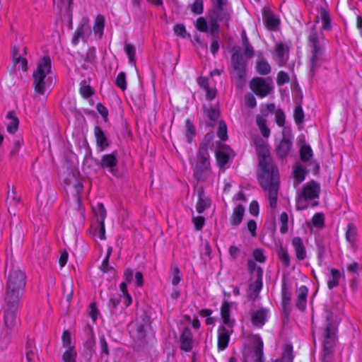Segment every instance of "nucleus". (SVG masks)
<instances>
[{
  "instance_id": "f257e3e1",
  "label": "nucleus",
  "mask_w": 362,
  "mask_h": 362,
  "mask_svg": "<svg viewBox=\"0 0 362 362\" xmlns=\"http://www.w3.org/2000/svg\"><path fill=\"white\" fill-rule=\"evenodd\" d=\"M260 173L258 175L259 182L262 189L267 192L269 206L275 209L277 205V197L279 188V170L274 164L273 159L259 162Z\"/></svg>"
},
{
  "instance_id": "f03ea898",
  "label": "nucleus",
  "mask_w": 362,
  "mask_h": 362,
  "mask_svg": "<svg viewBox=\"0 0 362 362\" xmlns=\"http://www.w3.org/2000/svg\"><path fill=\"white\" fill-rule=\"evenodd\" d=\"M26 275L19 268H12L7 276L6 291L4 295L5 303H9L16 307L23 298L26 285Z\"/></svg>"
},
{
  "instance_id": "7ed1b4c3",
  "label": "nucleus",
  "mask_w": 362,
  "mask_h": 362,
  "mask_svg": "<svg viewBox=\"0 0 362 362\" xmlns=\"http://www.w3.org/2000/svg\"><path fill=\"white\" fill-rule=\"evenodd\" d=\"M230 66V74L235 86L241 89L246 83L247 64L249 58L243 56L241 48L233 47Z\"/></svg>"
},
{
  "instance_id": "20e7f679",
  "label": "nucleus",
  "mask_w": 362,
  "mask_h": 362,
  "mask_svg": "<svg viewBox=\"0 0 362 362\" xmlns=\"http://www.w3.org/2000/svg\"><path fill=\"white\" fill-rule=\"evenodd\" d=\"M310 55L308 59L310 75L313 77L325 61V48L320 44L316 28L313 27L308 35Z\"/></svg>"
},
{
  "instance_id": "39448f33",
  "label": "nucleus",
  "mask_w": 362,
  "mask_h": 362,
  "mask_svg": "<svg viewBox=\"0 0 362 362\" xmlns=\"http://www.w3.org/2000/svg\"><path fill=\"white\" fill-rule=\"evenodd\" d=\"M52 62L49 56H44L33 74L35 91L40 95L45 93V78L51 72Z\"/></svg>"
},
{
  "instance_id": "423d86ee",
  "label": "nucleus",
  "mask_w": 362,
  "mask_h": 362,
  "mask_svg": "<svg viewBox=\"0 0 362 362\" xmlns=\"http://www.w3.org/2000/svg\"><path fill=\"white\" fill-rule=\"evenodd\" d=\"M209 155L208 147L206 144L199 146L197 155V163L194 168V176L198 180H204V174L209 169Z\"/></svg>"
},
{
  "instance_id": "0eeeda50",
  "label": "nucleus",
  "mask_w": 362,
  "mask_h": 362,
  "mask_svg": "<svg viewBox=\"0 0 362 362\" xmlns=\"http://www.w3.org/2000/svg\"><path fill=\"white\" fill-rule=\"evenodd\" d=\"M335 341L336 329L331 328L330 325L326 326L322 351V360L324 362H332L334 351Z\"/></svg>"
},
{
  "instance_id": "6e6552de",
  "label": "nucleus",
  "mask_w": 362,
  "mask_h": 362,
  "mask_svg": "<svg viewBox=\"0 0 362 362\" xmlns=\"http://www.w3.org/2000/svg\"><path fill=\"white\" fill-rule=\"evenodd\" d=\"M215 7L209 13V18L216 20V22H223L228 27V21L230 20L231 11L227 8V0H214Z\"/></svg>"
},
{
  "instance_id": "1a4fd4ad",
  "label": "nucleus",
  "mask_w": 362,
  "mask_h": 362,
  "mask_svg": "<svg viewBox=\"0 0 362 362\" xmlns=\"http://www.w3.org/2000/svg\"><path fill=\"white\" fill-rule=\"evenodd\" d=\"M250 88L257 95L261 98L269 95L272 89L265 79L260 77L252 78L250 83Z\"/></svg>"
},
{
  "instance_id": "9d476101",
  "label": "nucleus",
  "mask_w": 362,
  "mask_h": 362,
  "mask_svg": "<svg viewBox=\"0 0 362 362\" xmlns=\"http://www.w3.org/2000/svg\"><path fill=\"white\" fill-rule=\"evenodd\" d=\"M4 310V325L8 330L13 329L17 325V311L20 307V303L16 306H11L9 303H6Z\"/></svg>"
},
{
  "instance_id": "9b49d317",
  "label": "nucleus",
  "mask_w": 362,
  "mask_h": 362,
  "mask_svg": "<svg viewBox=\"0 0 362 362\" xmlns=\"http://www.w3.org/2000/svg\"><path fill=\"white\" fill-rule=\"evenodd\" d=\"M320 191V184L315 180H310L304 185L300 195L304 199L312 200L319 197Z\"/></svg>"
},
{
  "instance_id": "f8f14e48",
  "label": "nucleus",
  "mask_w": 362,
  "mask_h": 362,
  "mask_svg": "<svg viewBox=\"0 0 362 362\" xmlns=\"http://www.w3.org/2000/svg\"><path fill=\"white\" fill-rule=\"evenodd\" d=\"M253 141L256 148L259 162L272 158L265 141L259 136H256L253 139Z\"/></svg>"
},
{
  "instance_id": "ddd939ff",
  "label": "nucleus",
  "mask_w": 362,
  "mask_h": 362,
  "mask_svg": "<svg viewBox=\"0 0 362 362\" xmlns=\"http://www.w3.org/2000/svg\"><path fill=\"white\" fill-rule=\"evenodd\" d=\"M253 141L256 148L259 162L272 158L265 141L259 136H256L253 139Z\"/></svg>"
},
{
  "instance_id": "4468645a",
  "label": "nucleus",
  "mask_w": 362,
  "mask_h": 362,
  "mask_svg": "<svg viewBox=\"0 0 362 362\" xmlns=\"http://www.w3.org/2000/svg\"><path fill=\"white\" fill-rule=\"evenodd\" d=\"M262 269H258L257 278H255V281L249 286L247 296L250 299L255 300L258 297L259 293L262 288Z\"/></svg>"
},
{
  "instance_id": "2eb2a0df",
  "label": "nucleus",
  "mask_w": 362,
  "mask_h": 362,
  "mask_svg": "<svg viewBox=\"0 0 362 362\" xmlns=\"http://www.w3.org/2000/svg\"><path fill=\"white\" fill-rule=\"evenodd\" d=\"M218 332V348L220 350H224L228 346L233 328L222 325L219 327Z\"/></svg>"
},
{
  "instance_id": "dca6fc26",
  "label": "nucleus",
  "mask_w": 362,
  "mask_h": 362,
  "mask_svg": "<svg viewBox=\"0 0 362 362\" xmlns=\"http://www.w3.org/2000/svg\"><path fill=\"white\" fill-rule=\"evenodd\" d=\"M192 333L189 327L182 330L180 337V349L185 351H189L192 349Z\"/></svg>"
},
{
  "instance_id": "f3484780",
  "label": "nucleus",
  "mask_w": 362,
  "mask_h": 362,
  "mask_svg": "<svg viewBox=\"0 0 362 362\" xmlns=\"http://www.w3.org/2000/svg\"><path fill=\"white\" fill-rule=\"evenodd\" d=\"M117 165V158L116 152L104 155L100 161V167L103 169H109V171L112 174L115 173V168Z\"/></svg>"
},
{
  "instance_id": "a211bd4d",
  "label": "nucleus",
  "mask_w": 362,
  "mask_h": 362,
  "mask_svg": "<svg viewBox=\"0 0 362 362\" xmlns=\"http://www.w3.org/2000/svg\"><path fill=\"white\" fill-rule=\"evenodd\" d=\"M198 201L196 206V210L199 214L203 213L206 209L211 205V200L209 197H205L204 189L200 187L197 190Z\"/></svg>"
},
{
  "instance_id": "6ab92c4d",
  "label": "nucleus",
  "mask_w": 362,
  "mask_h": 362,
  "mask_svg": "<svg viewBox=\"0 0 362 362\" xmlns=\"http://www.w3.org/2000/svg\"><path fill=\"white\" fill-rule=\"evenodd\" d=\"M91 33V29L87 24H83L76 30L72 42L77 45L80 40L86 42Z\"/></svg>"
},
{
  "instance_id": "aec40b11",
  "label": "nucleus",
  "mask_w": 362,
  "mask_h": 362,
  "mask_svg": "<svg viewBox=\"0 0 362 362\" xmlns=\"http://www.w3.org/2000/svg\"><path fill=\"white\" fill-rule=\"evenodd\" d=\"M94 135L96 139V144L100 151H104L105 148L109 147L110 143L107 140L105 132L100 127L96 126L94 128Z\"/></svg>"
},
{
  "instance_id": "412c9836",
  "label": "nucleus",
  "mask_w": 362,
  "mask_h": 362,
  "mask_svg": "<svg viewBox=\"0 0 362 362\" xmlns=\"http://www.w3.org/2000/svg\"><path fill=\"white\" fill-rule=\"evenodd\" d=\"M292 245L294 248L297 259L299 261L305 259L306 258V250L302 238L299 237L293 238L292 239Z\"/></svg>"
},
{
  "instance_id": "4be33fe9",
  "label": "nucleus",
  "mask_w": 362,
  "mask_h": 362,
  "mask_svg": "<svg viewBox=\"0 0 362 362\" xmlns=\"http://www.w3.org/2000/svg\"><path fill=\"white\" fill-rule=\"evenodd\" d=\"M253 356L255 362H262L263 358V341L259 337H255L252 343Z\"/></svg>"
},
{
  "instance_id": "5701e85b",
  "label": "nucleus",
  "mask_w": 362,
  "mask_h": 362,
  "mask_svg": "<svg viewBox=\"0 0 362 362\" xmlns=\"http://www.w3.org/2000/svg\"><path fill=\"white\" fill-rule=\"evenodd\" d=\"M308 292V290L305 286L297 290L296 307L300 310H304L306 307Z\"/></svg>"
},
{
  "instance_id": "b1692460",
  "label": "nucleus",
  "mask_w": 362,
  "mask_h": 362,
  "mask_svg": "<svg viewBox=\"0 0 362 362\" xmlns=\"http://www.w3.org/2000/svg\"><path fill=\"white\" fill-rule=\"evenodd\" d=\"M292 143L290 139L284 135L280 144L276 148V153L281 157L286 156L291 151Z\"/></svg>"
},
{
  "instance_id": "393cba45",
  "label": "nucleus",
  "mask_w": 362,
  "mask_h": 362,
  "mask_svg": "<svg viewBox=\"0 0 362 362\" xmlns=\"http://www.w3.org/2000/svg\"><path fill=\"white\" fill-rule=\"evenodd\" d=\"M263 17L264 18L267 26L272 30H274L279 24V21L276 16L269 11L264 8Z\"/></svg>"
},
{
  "instance_id": "a878e982",
  "label": "nucleus",
  "mask_w": 362,
  "mask_h": 362,
  "mask_svg": "<svg viewBox=\"0 0 362 362\" xmlns=\"http://www.w3.org/2000/svg\"><path fill=\"white\" fill-rule=\"evenodd\" d=\"M230 308L228 302H224L221 306V315L224 325L229 328H233L234 321L230 319Z\"/></svg>"
},
{
  "instance_id": "bb28decb",
  "label": "nucleus",
  "mask_w": 362,
  "mask_h": 362,
  "mask_svg": "<svg viewBox=\"0 0 362 362\" xmlns=\"http://www.w3.org/2000/svg\"><path fill=\"white\" fill-rule=\"evenodd\" d=\"M6 118L10 120L9 123L6 125L7 131L10 134H14L18 128V118L16 117L14 111H9L6 115Z\"/></svg>"
},
{
  "instance_id": "cd10ccee",
  "label": "nucleus",
  "mask_w": 362,
  "mask_h": 362,
  "mask_svg": "<svg viewBox=\"0 0 362 362\" xmlns=\"http://www.w3.org/2000/svg\"><path fill=\"white\" fill-rule=\"evenodd\" d=\"M245 213V209L243 205L238 204L233 210V214L230 217L231 224L236 226H238L243 220Z\"/></svg>"
},
{
  "instance_id": "c85d7f7f",
  "label": "nucleus",
  "mask_w": 362,
  "mask_h": 362,
  "mask_svg": "<svg viewBox=\"0 0 362 362\" xmlns=\"http://www.w3.org/2000/svg\"><path fill=\"white\" fill-rule=\"evenodd\" d=\"M266 309L262 308L255 313H254L252 315V322L255 326H262L265 322L266 318Z\"/></svg>"
},
{
  "instance_id": "c756f323",
  "label": "nucleus",
  "mask_w": 362,
  "mask_h": 362,
  "mask_svg": "<svg viewBox=\"0 0 362 362\" xmlns=\"http://www.w3.org/2000/svg\"><path fill=\"white\" fill-rule=\"evenodd\" d=\"M293 346L291 344H286L281 357L274 362H293Z\"/></svg>"
},
{
  "instance_id": "7c9ffc66",
  "label": "nucleus",
  "mask_w": 362,
  "mask_h": 362,
  "mask_svg": "<svg viewBox=\"0 0 362 362\" xmlns=\"http://www.w3.org/2000/svg\"><path fill=\"white\" fill-rule=\"evenodd\" d=\"M54 6L62 13L68 14L70 11L72 0H53Z\"/></svg>"
},
{
  "instance_id": "2f4dec72",
  "label": "nucleus",
  "mask_w": 362,
  "mask_h": 362,
  "mask_svg": "<svg viewBox=\"0 0 362 362\" xmlns=\"http://www.w3.org/2000/svg\"><path fill=\"white\" fill-rule=\"evenodd\" d=\"M318 12L320 16V18L322 21V28L324 30H329L331 28V19L329 17V12L326 8L321 6L318 9Z\"/></svg>"
},
{
  "instance_id": "473e14b6",
  "label": "nucleus",
  "mask_w": 362,
  "mask_h": 362,
  "mask_svg": "<svg viewBox=\"0 0 362 362\" xmlns=\"http://www.w3.org/2000/svg\"><path fill=\"white\" fill-rule=\"evenodd\" d=\"M203 109L206 117L212 122L210 123V125L213 126L214 123L219 117L220 113L218 110L214 107H210L209 108H207L205 105L203 106Z\"/></svg>"
},
{
  "instance_id": "72a5a7b5",
  "label": "nucleus",
  "mask_w": 362,
  "mask_h": 362,
  "mask_svg": "<svg viewBox=\"0 0 362 362\" xmlns=\"http://www.w3.org/2000/svg\"><path fill=\"white\" fill-rule=\"evenodd\" d=\"M330 272L331 277L327 281V286L329 289H332L339 285L341 274L338 269L334 268L331 269Z\"/></svg>"
},
{
  "instance_id": "f704fd0d",
  "label": "nucleus",
  "mask_w": 362,
  "mask_h": 362,
  "mask_svg": "<svg viewBox=\"0 0 362 362\" xmlns=\"http://www.w3.org/2000/svg\"><path fill=\"white\" fill-rule=\"evenodd\" d=\"M105 25V18L102 15H98L95 21V25L93 27V31L95 35H98L100 38L103 34Z\"/></svg>"
},
{
  "instance_id": "c9c22d12",
  "label": "nucleus",
  "mask_w": 362,
  "mask_h": 362,
  "mask_svg": "<svg viewBox=\"0 0 362 362\" xmlns=\"http://www.w3.org/2000/svg\"><path fill=\"white\" fill-rule=\"evenodd\" d=\"M257 124L262 134L265 138H268L270 135V129L267 126V121L262 117L257 116L256 118Z\"/></svg>"
},
{
  "instance_id": "e433bc0d",
  "label": "nucleus",
  "mask_w": 362,
  "mask_h": 362,
  "mask_svg": "<svg viewBox=\"0 0 362 362\" xmlns=\"http://www.w3.org/2000/svg\"><path fill=\"white\" fill-rule=\"evenodd\" d=\"M356 227L353 223H349L346 232V239L351 244L352 246L356 240Z\"/></svg>"
},
{
  "instance_id": "4c0bfd02",
  "label": "nucleus",
  "mask_w": 362,
  "mask_h": 362,
  "mask_svg": "<svg viewBox=\"0 0 362 362\" xmlns=\"http://www.w3.org/2000/svg\"><path fill=\"white\" fill-rule=\"evenodd\" d=\"M286 47L283 43H279L275 47V57L276 60L279 65L284 64V56L285 54Z\"/></svg>"
},
{
  "instance_id": "58836bf2",
  "label": "nucleus",
  "mask_w": 362,
  "mask_h": 362,
  "mask_svg": "<svg viewBox=\"0 0 362 362\" xmlns=\"http://www.w3.org/2000/svg\"><path fill=\"white\" fill-rule=\"evenodd\" d=\"M243 45L245 47L244 53L247 58H252L254 56V49L250 44L249 40L246 36L245 32L243 31L242 33Z\"/></svg>"
},
{
  "instance_id": "ea45409f",
  "label": "nucleus",
  "mask_w": 362,
  "mask_h": 362,
  "mask_svg": "<svg viewBox=\"0 0 362 362\" xmlns=\"http://www.w3.org/2000/svg\"><path fill=\"white\" fill-rule=\"evenodd\" d=\"M257 71L261 75H267L271 71V67L264 59H261L257 62Z\"/></svg>"
},
{
  "instance_id": "a19ab883",
  "label": "nucleus",
  "mask_w": 362,
  "mask_h": 362,
  "mask_svg": "<svg viewBox=\"0 0 362 362\" xmlns=\"http://www.w3.org/2000/svg\"><path fill=\"white\" fill-rule=\"evenodd\" d=\"M278 257L286 267L290 265V257L286 248L281 246L278 250Z\"/></svg>"
},
{
  "instance_id": "79ce46f5",
  "label": "nucleus",
  "mask_w": 362,
  "mask_h": 362,
  "mask_svg": "<svg viewBox=\"0 0 362 362\" xmlns=\"http://www.w3.org/2000/svg\"><path fill=\"white\" fill-rule=\"evenodd\" d=\"M185 127H186V136L187 138V142L191 143L192 141V138L196 134V130H195V127H194V124H192V122H191V120L189 119H187L186 120Z\"/></svg>"
},
{
  "instance_id": "37998d69",
  "label": "nucleus",
  "mask_w": 362,
  "mask_h": 362,
  "mask_svg": "<svg viewBox=\"0 0 362 362\" xmlns=\"http://www.w3.org/2000/svg\"><path fill=\"white\" fill-rule=\"evenodd\" d=\"M300 159L303 162L308 161L313 156V151L310 146L304 145L300 150Z\"/></svg>"
},
{
  "instance_id": "c03bdc74",
  "label": "nucleus",
  "mask_w": 362,
  "mask_h": 362,
  "mask_svg": "<svg viewBox=\"0 0 362 362\" xmlns=\"http://www.w3.org/2000/svg\"><path fill=\"white\" fill-rule=\"evenodd\" d=\"M88 339L85 343V346L88 349H92L95 344V340L94 337L93 328L90 326L86 327Z\"/></svg>"
},
{
  "instance_id": "a18cd8bd",
  "label": "nucleus",
  "mask_w": 362,
  "mask_h": 362,
  "mask_svg": "<svg viewBox=\"0 0 362 362\" xmlns=\"http://www.w3.org/2000/svg\"><path fill=\"white\" fill-rule=\"evenodd\" d=\"M76 356L77 354L74 351V348H69L64 353L62 360L64 362H76Z\"/></svg>"
},
{
  "instance_id": "49530a36",
  "label": "nucleus",
  "mask_w": 362,
  "mask_h": 362,
  "mask_svg": "<svg viewBox=\"0 0 362 362\" xmlns=\"http://www.w3.org/2000/svg\"><path fill=\"white\" fill-rule=\"evenodd\" d=\"M217 135L222 141H226L228 139L227 126L225 122L223 120H221L218 122Z\"/></svg>"
},
{
  "instance_id": "de8ad7c7",
  "label": "nucleus",
  "mask_w": 362,
  "mask_h": 362,
  "mask_svg": "<svg viewBox=\"0 0 362 362\" xmlns=\"http://www.w3.org/2000/svg\"><path fill=\"white\" fill-rule=\"evenodd\" d=\"M116 86L122 90H125L127 88L126 82V74L124 72H120L115 80Z\"/></svg>"
},
{
  "instance_id": "09e8293b",
  "label": "nucleus",
  "mask_w": 362,
  "mask_h": 362,
  "mask_svg": "<svg viewBox=\"0 0 362 362\" xmlns=\"http://www.w3.org/2000/svg\"><path fill=\"white\" fill-rule=\"evenodd\" d=\"M291 300V293L285 284L282 286V304L285 308L290 304Z\"/></svg>"
},
{
  "instance_id": "8fccbe9b",
  "label": "nucleus",
  "mask_w": 362,
  "mask_h": 362,
  "mask_svg": "<svg viewBox=\"0 0 362 362\" xmlns=\"http://www.w3.org/2000/svg\"><path fill=\"white\" fill-rule=\"evenodd\" d=\"M33 343L32 341H28L25 348V357L28 362H32L33 361L35 355Z\"/></svg>"
},
{
  "instance_id": "3c124183",
  "label": "nucleus",
  "mask_w": 362,
  "mask_h": 362,
  "mask_svg": "<svg viewBox=\"0 0 362 362\" xmlns=\"http://www.w3.org/2000/svg\"><path fill=\"white\" fill-rule=\"evenodd\" d=\"M209 33L213 35L214 38H218L219 25L216 20L209 18Z\"/></svg>"
},
{
  "instance_id": "603ef678",
  "label": "nucleus",
  "mask_w": 362,
  "mask_h": 362,
  "mask_svg": "<svg viewBox=\"0 0 362 362\" xmlns=\"http://www.w3.org/2000/svg\"><path fill=\"white\" fill-rule=\"evenodd\" d=\"M216 160L218 166L223 167L228 163L229 156L225 152L219 151L216 153Z\"/></svg>"
},
{
  "instance_id": "864d4df0",
  "label": "nucleus",
  "mask_w": 362,
  "mask_h": 362,
  "mask_svg": "<svg viewBox=\"0 0 362 362\" xmlns=\"http://www.w3.org/2000/svg\"><path fill=\"white\" fill-rule=\"evenodd\" d=\"M294 119L297 124L303 123L304 119V113L300 105L296 107L294 110Z\"/></svg>"
},
{
  "instance_id": "5fc2aeb1",
  "label": "nucleus",
  "mask_w": 362,
  "mask_h": 362,
  "mask_svg": "<svg viewBox=\"0 0 362 362\" xmlns=\"http://www.w3.org/2000/svg\"><path fill=\"white\" fill-rule=\"evenodd\" d=\"M324 215L321 213L315 214L312 218V223L315 227L322 228L324 226Z\"/></svg>"
},
{
  "instance_id": "6e6d98bb",
  "label": "nucleus",
  "mask_w": 362,
  "mask_h": 362,
  "mask_svg": "<svg viewBox=\"0 0 362 362\" xmlns=\"http://www.w3.org/2000/svg\"><path fill=\"white\" fill-rule=\"evenodd\" d=\"M62 344L65 348H74V346L71 344V334L68 330H65L62 334Z\"/></svg>"
},
{
  "instance_id": "4d7b16f0",
  "label": "nucleus",
  "mask_w": 362,
  "mask_h": 362,
  "mask_svg": "<svg viewBox=\"0 0 362 362\" xmlns=\"http://www.w3.org/2000/svg\"><path fill=\"white\" fill-rule=\"evenodd\" d=\"M97 211L96 216L98 217V222L100 223V221L105 222V218L106 216V210L104 207V205L102 203H98L97 205Z\"/></svg>"
},
{
  "instance_id": "13d9d810",
  "label": "nucleus",
  "mask_w": 362,
  "mask_h": 362,
  "mask_svg": "<svg viewBox=\"0 0 362 362\" xmlns=\"http://www.w3.org/2000/svg\"><path fill=\"white\" fill-rule=\"evenodd\" d=\"M125 52L129 57L130 62L134 63L136 54L135 47L132 44H127L125 45Z\"/></svg>"
},
{
  "instance_id": "bf43d9fd",
  "label": "nucleus",
  "mask_w": 362,
  "mask_h": 362,
  "mask_svg": "<svg viewBox=\"0 0 362 362\" xmlns=\"http://www.w3.org/2000/svg\"><path fill=\"white\" fill-rule=\"evenodd\" d=\"M100 346L102 356L105 355L108 356L110 355L109 347L105 336L103 335L100 337Z\"/></svg>"
},
{
  "instance_id": "052dcab7",
  "label": "nucleus",
  "mask_w": 362,
  "mask_h": 362,
  "mask_svg": "<svg viewBox=\"0 0 362 362\" xmlns=\"http://www.w3.org/2000/svg\"><path fill=\"white\" fill-rule=\"evenodd\" d=\"M196 28L200 32H207L208 25L204 18L200 17L196 21Z\"/></svg>"
},
{
  "instance_id": "680f3d73",
  "label": "nucleus",
  "mask_w": 362,
  "mask_h": 362,
  "mask_svg": "<svg viewBox=\"0 0 362 362\" xmlns=\"http://www.w3.org/2000/svg\"><path fill=\"white\" fill-rule=\"evenodd\" d=\"M276 122L279 127H284L285 124V114L281 109L275 111Z\"/></svg>"
},
{
  "instance_id": "e2e57ef3",
  "label": "nucleus",
  "mask_w": 362,
  "mask_h": 362,
  "mask_svg": "<svg viewBox=\"0 0 362 362\" xmlns=\"http://www.w3.org/2000/svg\"><path fill=\"white\" fill-rule=\"evenodd\" d=\"M192 11L195 14H201L203 12V1L195 0L191 6Z\"/></svg>"
},
{
  "instance_id": "0e129e2a",
  "label": "nucleus",
  "mask_w": 362,
  "mask_h": 362,
  "mask_svg": "<svg viewBox=\"0 0 362 362\" xmlns=\"http://www.w3.org/2000/svg\"><path fill=\"white\" fill-rule=\"evenodd\" d=\"M174 32L177 35L181 37L182 38H185L187 36V31L185 27L183 24H176L174 26Z\"/></svg>"
},
{
  "instance_id": "69168bd1",
  "label": "nucleus",
  "mask_w": 362,
  "mask_h": 362,
  "mask_svg": "<svg viewBox=\"0 0 362 362\" xmlns=\"http://www.w3.org/2000/svg\"><path fill=\"white\" fill-rule=\"evenodd\" d=\"M247 268L254 278H257V272L258 269H262L260 267L257 266L256 263L252 259H249L247 261Z\"/></svg>"
},
{
  "instance_id": "338daca9",
  "label": "nucleus",
  "mask_w": 362,
  "mask_h": 362,
  "mask_svg": "<svg viewBox=\"0 0 362 362\" xmlns=\"http://www.w3.org/2000/svg\"><path fill=\"white\" fill-rule=\"evenodd\" d=\"M80 93H81V95L85 98H87L91 96L92 95H93V89L88 85L81 86L80 88Z\"/></svg>"
},
{
  "instance_id": "774afa93",
  "label": "nucleus",
  "mask_w": 362,
  "mask_h": 362,
  "mask_svg": "<svg viewBox=\"0 0 362 362\" xmlns=\"http://www.w3.org/2000/svg\"><path fill=\"white\" fill-rule=\"evenodd\" d=\"M192 221L194 224L195 229L197 230H200L204 225L205 218L204 216H197L192 218Z\"/></svg>"
}]
</instances>
